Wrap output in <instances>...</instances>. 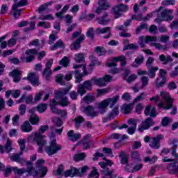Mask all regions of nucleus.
<instances>
[{
	"label": "nucleus",
	"mask_w": 178,
	"mask_h": 178,
	"mask_svg": "<svg viewBox=\"0 0 178 178\" xmlns=\"http://www.w3.org/2000/svg\"><path fill=\"white\" fill-rule=\"evenodd\" d=\"M84 122V118L82 116H78L75 118V127L76 129H79L80 127V124Z\"/></svg>",
	"instance_id": "obj_61"
},
{
	"label": "nucleus",
	"mask_w": 178,
	"mask_h": 178,
	"mask_svg": "<svg viewBox=\"0 0 178 178\" xmlns=\"http://www.w3.org/2000/svg\"><path fill=\"white\" fill-rule=\"evenodd\" d=\"M111 88H105L102 89H97V97H102V95H105L110 92Z\"/></svg>",
	"instance_id": "obj_46"
},
{
	"label": "nucleus",
	"mask_w": 178,
	"mask_h": 178,
	"mask_svg": "<svg viewBox=\"0 0 178 178\" xmlns=\"http://www.w3.org/2000/svg\"><path fill=\"white\" fill-rule=\"evenodd\" d=\"M129 10V6L124 5L123 3L116 6L113 11L115 13V15H118L120 12H127Z\"/></svg>",
	"instance_id": "obj_31"
},
{
	"label": "nucleus",
	"mask_w": 178,
	"mask_h": 178,
	"mask_svg": "<svg viewBox=\"0 0 178 178\" xmlns=\"http://www.w3.org/2000/svg\"><path fill=\"white\" fill-rule=\"evenodd\" d=\"M112 28L107 26L104 28H97L96 29L97 34H108L107 36H104V38H109L111 37V30Z\"/></svg>",
	"instance_id": "obj_27"
},
{
	"label": "nucleus",
	"mask_w": 178,
	"mask_h": 178,
	"mask_svg": "<svg viewBox=\"0 0 178 178\" xmlns=\"http://www.w3.org/2000/svg\"><path fill=\"white\" fill-rule=\"evenodd\" d=\"M159 60L160 62H162L163 65H168L169 63L173 62V59L169 55L166 56L163 54H161L159 56Z\"/></svg>",
	"instance_id": "obj_35"
},
{
	"label": "nucleus",
	"mask_w": 178,
	"mask_h": 178,
	"mask_svg": "<svg viewBox=\"0 0 178 178\" xmlns=\"http://www.w3.org/2000/svg\"><path fill=\"white\" fill-rule=\"evenodd\" d=\"M160 79L157 78L155 81L156 87L157 88H159L165 85V83H166V79L163 78L161 81H159Z\"/></svg>",
	"instance_id": "obj_58"
},
{
	"label": "nucleus",
	"mask_w": 178,
	"mask_h": 178,
	"mask_svg": "<svg viewBox=\"0 0 178 178\" xmlns=\"http://www.w3.org/2000/svg\"><path fill=\"white\" fill-rule=\"evenodd\" d=\"M106 17H108V13L104 12L102 17L97 18L99 24H102V26L108 24L109 19H106Z\"/></svg>",
	"instance_id": "obj_41"
},
{
	"label": "nucleus",
	"mask_w": 178,
	"mask_h": 178,
	"mask_svg": "<svg viewBox=\"0 0 178 178\" xmlns=\"http://www.w3.org/2000/svg\"><path fill=\"white\" fill-rule=\"evenodd\" d=\"M98 5L100 8H102L104 10H106L111 8V4L108 2V0H99Z\"/></svg>",
	"instance_id": "obj_43"
},
{
	"label": "nucleus",
	"mask_w": 178,
	"mask_h": 178,
	"mask_svg": "<svg viewBox=\"0 0 178 178\" xmlns=\"http://www.w3.org/2000/svg\"><path fill=\"white\" fill-rule=\"evenodd\" d=\"M28 80L33 84V86H40V82L38 81V75L35 73H31L28 75Z\"/></svg>",
	"instance_id": "obj_29"
},
{
	"label": "nucleus",
	"mask_w": 178,
	"mask_h": 178,
	"mask_svg": "<svg viewBox=\"0 0 178 178\" xmlns=\"http://www.w3.org/2000/svg\"><path fill=\"white\" fill-rule=\"evenodd\" d=\"M29 120L31 124L33 125H37L40 122V118L35 114H32Z\"/></svg>",
	"instance_id": "obj_52"
},
{
	"label": "nucleus",
	"mask_w": 178,
	"mask_h": 178,
	"mask_svg": "<svg viewBox=\"0 0 178 178\" xmlns=\"http://www.w3.org/2000/svg\"><path fill=\"white\" fill-rule=\"evenodd\" d=\"M112 111L108 114L109 119H113L119 115V105H116V103L111 108Z\"/></svg>",
	"instance_id": "obj_34"
},
{
	"label": "nucleus",
	"mask_w": 178,
	"mask_h": 178,
	"mask_svg": "<svg viewBox=\"0 0 178 178\" xmlns=\"http://www.w3.org/2000/svg\"><path fill=\"white\" fill-rule=\"evenodd\" d=\"M48 129H49L48 125L40 126L39 132L32 133L27 136L29 143H36L37 145L39 147L38 152H42V151H44V147H45L48 143L47 140H45L47 136L44 135V133H45Z\"/></svg>",
	"instance_id": "obj_2"
},
{
	"label": "nucleus",
	"mask_w": 178,
	"mask_h": 178,
	"mask_svg": "<svg viewBox=\"0 0 178 178\" xmlns=\"http://www.w3.org/2000/svg\"><path fill=\"white\" fill-rule=\"evenodd\" d=\"M129 41L128 39L123 40L124 47L123 51H127L129 49H138V46L134 44H129Z\"/></svg>",
	"instance_id": "obj_32"
},
{
	"label": "nucleus",
	"mask_w": 178,
	"mask_h": 178,
	"mask_svg": "<svg viewBox=\"0 0 178 178\" xmlns=\"http://www.w3.org/2000/svg\"><path fill=\"white\" fill-rule=\"evenodd\" d=\"M72 40H76V41L70 45V49L72 51H77V49H80V44L86 40V36L81 33V31H77L73 33Z\"/></svg>",
	"instance_id": "obj_7"
},
{
	"label": "nucleus",
	"mask_w": 178,
	"mask_h": 178,
	"mask_svg": "<svg viewBox=\"0 0 178 178\" xmlns=\"http://www.w3.org/2000/svg\"><path fill=\"white\" fill-rule=\"evenodd\" d=\"M51 51H55L58 48H65V44L62 40H58L54 46L50 47Z\"/></svg>",
	"instance_id": "obj_50"
},
{
	"label": "nucleus",
	"mask_w": 178,
	"mask_h": 178,
	"mask_svg": "<svg viewBox=\"0 0 178 178\" xmlns=\"http://www.w3.org/2000/svg\"><path fill=\"white\" fill-rule=\"evenodd\" d=\"M131 159L135 162H140L141 155L140 154V152L138 151L134 150L131 152Z\"/></svg>",
	"instance_id": "obj_40"
},
{
	"label": "nucleus",
	"mask_w": 178,
	"mask_h": 178,
	"mask_svg": "<svg viewBox=\"0 0 178 178\" xmlns=\"http://www.w3.org/2000/svg\"><path fill=\"white\" fill-rule=\"evenodd\" d=\"M10 76L13 77V81L15 83H19L22 77L20 74H22V72L19 71L18 70H14L13 72H10Z\"/></svg>",
	"instance_id": "obj_36"
},
{
	"label": "nucleus",
	"mask_w": 178,
	"mask_h": 178,
	"mask_svg": "<svg viewBox=\"0 0 178 178\" xmlns=\"http://www.w3.org/2000/svg\"><path fill=\"white\" fill-rule=\"evenodd\" d=\"M167 170L170 175H177L178 174V161L170 163L167 166Z\"/></svg>",
	"instance_id": "obj_22"
},
{
	"label": "nucleus",
	"mask_w": 178,
	"mask_h": 178,
	"mask_svg": "<svg viewBox=\"0 0 178 178\" xmlns=\"http://www.w3.org/2000/svg\"><path fill=\"white\" fill-rule=\"evenodd\" d=\"M95 101V97L92 95H87L82 99L81 102H85V104H91Z\"/></svg>",
	"instance_id": "obj_44"
},
{
	"label": "nucleus",
	"mask_w": 178,
	"mask_h": 178,
	"mask_svg": "<svg viewBox=\"0 0 178 178\" xmlns=\"http://www.w3.org/2000/svg\"><path fill=\"white\" fill-rule=\"evenodd\" d=\"M115 62H121V66H125L126 62V57L124 56H120L119 57L114 58Z\"/></svg>",
	"instance_id": "obj_55"
},
{
	"label": "nucleus",
	"mask_w": 178,
	"mask_h": 178,
	"mask_svg": "<svg viewBox=\"0 0 178 178\" xmlns=\"http://www.w3.org/2000/svg\"><path fill=\"white\" fill-rule=\"evenodd\" d=\"M143 169V164L139 163L136 165L132 169L130 168V165H127L125 168L127 172H129V173H134V172H138V170H141Z\"/></svg>",
	"instance_id": "obj_38"
},
{
	"label": "nucleus",
	"mask_w": 178,
	"mask_h": 178,
	"mask_svg": "<svg viewBox=\"0 0 178 178\" xmlns=\"http://www.w3.org/2000/svg\"><path fill=\"white\" fill-rule=\"evenodd\" d=\"M145 115L151 118H155L156 116V108L151 105H148L145 109Z\"/></svg>",
	"instance_id": "obj_24"
},
{
	"label": "nucleus",
	"mask_w": 178,
	"mask_h": 178,
	"mask_svg": "<svg viewBox=\"0 0 178 178\" xmlns=\"http://www.w3.org/2000/svg\"><path fill=\"white\" fill-rule=\"evenodd\" d=\"M162 138H163V136L162 135H159L156 138H152L150 141L149 146L154 149H159V148L161 147L159 141H161Z\"/></svg>",
	"instance_id": "obj_20"
},
{
	"label": "nucleus",
	"mask_w": 178,
	"mask_h": 178,
	"mask_svg": "<svg viewBox=\"0 0 178 178\" xmlns=\"http://www.w3.org/2000/svg\"><path fill=\"white\" fill-rule=\"evenodd\" d=\"M75 62L76 63H81V62L84 61V54L83 53H79L75 54V58H74Z\"/></svg>",
	"instance_id": "obj_51"
},
{
	"label": "nucleus",
	"mask_w": 178,
	"mask_h": 178,
	"mask_svg": "<svg viewBox=\"0 0 178 178\" xmlns=\"http://www.w3.org/2000/svg\"><path fill=\"white\" fill-rule=\"evenodd\" d=\"M92 81H86L85 82H83L82 84V86H83V88H86V90H88L89 91H91V90L92 89Z\"/></svg>",
	"instance_id": "obj_57"
},
{
	"label": "nucleus",
	"mask_w": 178,
	"mask_h": 178,
	"mask_svg": "<svg viewBox=\"0 0 178 178\" xmlns=\"http://www.w3.org/2000/svg\"><path fill=\"white\" fill-rule=\"evenodd\" d=\"M14 5H16L17 8L26 6V5H27V0H19V1H15Z\"/></svg>",
	"instance_id": "obj_64"
},
{
	"label": "nucleus",
	"mask_w": 178,
	"mask_h": 178,
	"mask_svg": "<svg viewBox=\"0 0 178 178\" xmlns=\"http://www.w3.org/2000/svg\"><path fill=\"white\" fill-rule=\"evenodd\" d=\"M95 52L99 56H104L106 54V51H105V49L102 47H95Z\"/></svg>",
	"instance_id": "obj_54"
},
{
	"label": "nucleus",
	"mask_w": 178,
	"mask_h": 178,
	"mask_svg": "<svg viewBox=\"0 0 178 178\" xmlns=\"http://www.w3.org/2000/svg\"><path fill=\"white\" fill-rule=\"evenodd\" d=\"M59 105V103L58 101H56V99H54L51 100L50 102V107L51 112L53 113H55V115H60L61 118H65V116L67 115V111L65 110H59L58 109L56 106Z\"/></svg>",
	"instance_id": "obj_14"
},
{
	"label": "nucleus",
	"mask_w": 178,
	"mask_h": 178,
	"mask_svg": "<svg viewBox=\"0 0 178 178\" xmlns=\"http://www.w3.org/2000/svg\"><path fill=\"white\" fill-rule=\"evenodd\" d=\"M21 130L23 131V133H31V131H33V127L31 124H30V122L29 121H25L22 125H21Z\"/></svg>",
	"instance_id": "obj_33"
},
{
	"label": "nucleus",
	"mask_w": 178,
	"mask_h": 178,
	"mask_svg": "<svg viewBox=\"0 0 178 178\" xmlns=\"http://www.w3.org/2000/svg\"><path fill=\"white\" fill-rule=\"evenodd\" d=\"M82 67V70H83L84 76H87L88 74V72L86 71V67L82 65H77V64H73V68L75 70V79H76V83H81L83 81V75L80 73V70L77 69H80Z\"/></svg>",
	"instance_id": "obj_13"
},
{
	"label": "nucleus",
	"mask_w": 178,
	"mask_h": 178,
	"mask_svg": "<svg viewBox=\"0 0 178 178\" xmlns=\"http://www.w3.org/2000/svg\"><path fill=\"white\" fill-rule=\"evenodd\" d=\"M113 77L111 75H105L102 78L93 77L91 79L92 83L95 84V86H98L99 87H105L106 86V83H109V81H112Z\"/></svg>",
	"instance_id": "obj_10"
},
{
	"label": "nucleus",
	"mask_w": 178,
	"mask_h": 178,
	"mask_svg": "<svg viewBox=\"0 0 178 178\" xmlns=\"http://www.w3.org/2000/svg\"><path fill=\"white\" fill-rule=\"evenodd\" d=\"M140 40L145 41L146 44H149L150 47H154L156 49H163L162 44L156 42V41H158V38L156 36H141Z\"/></svg>",
	"instance_id": "obj_9"
},
{
	"label": "nucleus",
	"mask_w": 178,
	"mask_h": 178,
	"mask_svg": "<svg viewBox=\"0 0 178 178\" xmlns=\"http://www.w3.org/2000/svg\"><path fill=\"white\" fill-rule=\"evenodd\" d=\"M154 13H158L157 18L154 19L156 23H161L163 20L165 22H172L173 20V10L165 8L163 7H160L158 10L154 12Z\"/></svg>",
	"instance_id": "obj_4"
},
{
	"label": "nucleus",
	"mask_w": 178,
	"mask_h": 178,
	"mask_svg": "<svg viewBox=\"0 0 178 178\" xmlns=\"http://www.w3.org/2000/svg\"><path fill=\"white\" fill-rule=\"evenodd\" d=\"M104 161H106V163L104 162H99V166H101V168L103 169V170L104 169H107L108 168H106V166H112V165H113V163L112 162V161L107 159L106 158H103Z\"/></svg>",
	"instance_id": "obj_45"
},
{
	"label": "nucleus",
	"mask_w": 178,
	"mask_h": 178,
	"mask_svg": "<svg viewBox=\"0 0 178 178\" xmlns=\"http://www.w3.org/2000/svg\"><path fill=\"white\" fill-rule=\"evenodd\" d=\"M89 178H99V174L95 167L93 168V170L89 174Z\"/></svg>",
	"instance_id": "obj_63"
},
{
	"label": "nucleus",
	"mask_w": 178,
	"mask_h": 178,
	"mask_svg": "<svg viewBox=\"0 0 178 178\" xmlns=\"http://www.w3.org/2000/svg\"><path fill=\"white\" fill-rule=\"evenodd\" d=\"M60 149H62V145L58 144L56 139L51 140L49 145L44 147L45 152H47L49 156L58 154Z\"/></svg>",
	"instance_id": "obj_6"
},
{
	"label": "nucleus",
	"mask_w": 178,
	"mask_h": 178,
	"mask_svg": "<svg viewBox=\"0 0 178 178\" xmlns=\"http://www.w3.org/2000/svg\"><path fill=\"white\" fill-rule=\"evenodd\" d=\"M53 122L54 123V126L51 127L52 133H55V134L60 136V134H62V132L63 131V127H60V126H62V120H60V118H53Z\"/></svg>",
	"instance_id": "obj_15"
},
{
	"label": "nucleus",
	"mask_w": 178,
	"mask_h": 178,
	"mask_svg": "<svg viewBox=\"0 0 178 178\" xmlns=\"http://www.w3.org/2000/svg\"><path fill=\"white\" fill-rule=\"evenodd\" d=\"M119 101V96H115L113 98H107L102 102H99L97 104V111L92 106H88L83 108V112L87 116H90V118H96L99 113L104 115L108 112V107L110 105V108H113V106Z\"/></svg>",
	"instance_id": "obj_1"
},
{
	"label": "nucleus",
	"mask_w": 178,
	"mask_h": 178,
	"mask_svg": "<svg viewBox=\"0 0 178 178\" xmlns=\"http://www.w3.org/2000/svg\"><path fill=\"white\" fill-rule=\"evenodd\" d=\"M39 20H54V16L51 14L40 15Z\"/></svg>",
	"instance_id": "obj_62"
},
{
	"label": "nucleus",
	"mask_w": 178,
	"mask_h": 178,
	"mask_svg": "<svg viewBox=\"0 0 178 178\" xmlns=\"http://www.w3.org/2000/svg\"><path fill=\"white\" fill-rule=\"evenodd\" d=\"M102 173L104 175L103 178H116L118 177V175H114L115 170L113 169H109V168H104L102 170Z\"/></svg>",
	"instance_id": "obj_25"
},
{
	"label": "nucleus",
	"mask_w": 178,
	"mask_h": 178,
	"mask_svg": "<svg viewBox=\"0 0 178 178\" xmlns=\"http://www.w3.org/2000/svg\"><path fill=\"white\" fill-rule=\"evenodd\" d=\"M91 138V135L88 134L86 135L83 140H82L83 143V149H90L91 147L94 145V141L90 140Z\"/></svg>",
	"instance_id": "obj_18"
},
{
	"label": "nucleus",
	"mask_w": 178,
	"mask_h": 178,
	"mask_svg": "<svg viewBox=\"0 0 178 178\" xmlns=\"http://www.w3.org/2000/svg\"><path fill=\"white\" fill-rule=\"evenodd\" d=\"M52 65H54V59H49L46 63L45 68L43 71V77H44L46 80H48V79H49V76L52 74V70H51Z\"/></svg>",
	"instance_id": "obj_16"
},
{
	"label": "nucleus",
	"mask_w": 178,
	"mask_h": 178,
	"mask_svg": "<svg viewBox=\"0 0 178 178\" xmlns=\"http://www.w3.org/2000/svg\"><path fill=\"white\" fill-rule=\"evenodd\" d=\"M119 157L120 158V162L122 165H126L129 162V155L125 152L122 151L119 153Z\"/></svg>",
	"instance_id": "obj_39"
},
{
	"label": "nucleus",
	"mask_w": 178,
	"mask_h": 178,
	"mask_svg": "<svg viewBox=\"0 0 178 178\" xmlns=\"http://www.w3.org/2000/svg\"><path fill=\"white\" fill-rule=\"evenodd\" d=\"M64 176L65 177H73L74 176H81V174H80V170H77L76 168H71L65 172Z\"/></svg>",
	"instance_id": "obj_23"
},
{
	"label": "nucleus",
	"mask_w": 178,
	"mask_h": 178,
	"mask_svg": "<svg viewBox=\"0 0 178 178\" xmlns=\"http://www.w3.org/2000/svg\"><path fill=\"white\" fill-rule=\"evenodd\" d=\"M17 143L20 147L21 151L26 149V139L20 138L17 140Z\"/></svg>",
	"instance_id": "obj_60"
},
{
	"label": "nucleus",
	"mask_w": 178,
	"mask_h": 178,
	"mask_svg": "<svg viewBox=\"0 0 178 178\" xmlns=\"http://www.w3.org/2000/svg\"><path fill=\"white\" fill-rule=\"evenodd\" d=\"M24 165H26L28 166V168L26 169H22L18 168L17 167H13V170L15 175H19L21 176V175H23V173H28L29 176H33L35 177L38 175V172L35 170V168L33 167V163L30 161L26 162Z\"/></svg>",
	"instance_id": "obj_5"
},
{
	"label": "nucleus",
	"mask_w": 178,
	"mask_h": 178,
	"mask_svg": "<svg viewBox=\"0 0 178 178\" xmlns=\"http://www.w3.org/2000/svg\"><path fill=\"white\" fill-rule=\"evenodd\" d=\"M147 96V93L145 92H143L140 93V95L136 97V99L134 100V104H136V102H140V101H144V98Z\"/></svg>",
	"instance_id": "obj_59"
},
{
	"label": "nucleus",
	"mask_w": 178,
	"mask_h": 178,
	"mask_svg": "<svg viewBox=\"0 0 178 178\" xmlns=\"http://www.w3.org/2000/svg\"><path fill=\"white\" fill-rule=\"evenodd\" d=\"M141 83H142V85L140 86V88L141 90H143V88H145V87L148 86V83H149V79L148 78V76H142Z\"/></svg>",
	"instance_id": "obj_49"
},
{
	"label": "nucleus",
	"mask_w": 178,
	"mask_h": 178,
	"mask_svg": "<svg viewBox=\"0 0 178 178\" xmlns=\"http://www.w3.org/2000/svg\"><path fill=\"white\" fill-rule=\"evenodd\" d=\"M65 80L67 81L72 80V74H67L65 76H63L62 74H59L56 76V83H59L61 86H65Z\"/></svg>",
	"instance_id": "obj_19"
},
{
	"label": "nucleus",
	"mask_w": 178,
	"mask_h": 178,
	"mask_svg": "<svg viewBox=\"0 0 178 178\" xmlns=\"http://www.w3.org/2000/svg\"><path fill=\"white\" fill-rule=\"evenodd\" d=\"M86 159V153H79L74 154V160L76 161V162H79V161H83Z\"/></svg>",
	"instance_id": "obj_53"
},
{
	"label": "nucleus",
	"mask_w": 178,
	"mask_h": 178,
	"mask_svg": "<svg viewBox=\"0 0 178 178\" xmlns=\"http://www.w3.org/2000/svg\"><path fill=\"white\" fill-rule=\"evenodd\" d=\"M150 126H154V121H152V119L149 118L138 126V131H140V133H143L144 130H148Z\"/></svg>",
	"instance_id": "obj_17"
},
{
	"label": "nucleus",
	"mask_w": 178,
	"mask_h": 178,
	"mask_svg": "<svg viewBox=\"0 0 178 178\" xmlns=\"http://www.w3.org/2000/svg\"><path fill=\"white\" fill-rule=\"evenodd\" d=\"M112 154V149L106 147L103 148V153H96L93 157V161H97L99 158L108 156Z\"/></svg>",
	"instance_id": "obj_21"
},
{
	"label": "nucleus",
	"mask_w": 178,
	"mask_h": 178,
	"mask_svg": "<svg viewBox=\"0 0 178 178\" xmlns=\"http://www.w3.org/2000/svg\"><path fill=\"white\" fill-rule=\"evenodd\" d=\"M52 3H53L52 1H49V2H47V3L40 6L38 9V13H42V12H44V10H47V9H48V7L51 6V5H52Z\"/></svg>",
	"instance_id": "obj_48"
},
{
	"label": "nucleus",
	"mask_w": 178,
	"mask_h": 178,
	"mask_svg": "<svg viewBox=\"0 0 178 178\" xmlns=\"http://www.w3.org/2000/svg\"><path fill=\"white\" fill-rule=\"evenodd\" d=\"M44 163H45V161L43 159H39L35 163V168L36 172H38L37 176H40V177H44L47 175V172H48V170L47 169V167L44 166ZM35 176V177H37Z\"/></svg>",
	"instance_id": "obj_12"
},
{
	"label": "nucleus",
	"mask_w": 178,
	"mask_h": 178,
	"mask_svg": "<svg viewBox=\"0 0 178 178\" xmlns=\"http://www.w3.org/2000/svg\"><path fill=\"white\" fill-rule=\"evenodd\" d=\"M148 69V76L150 79H154L155 77V74H156V72H157V70H159V67H150Z\"/></svg>",
	"instance_id": "obj_47"
},
{
	"label": "nucleus",
	"mask_w": 178,
	"mask_h": 178,
	"mask_svg": "<svg viewBox=\"0 0 178 178\" xmlns=\"http://www.w3.org/2000/svg\"><path fill=\"white\" fill-rule=\"evenodd\" d=\"M160 97L163 99L162 102H161L159 96L151 97L149 101L155 102L159 108H163L167 110L170 109L173 106V99H172L170 95L167 92L162 91L160 92Z\"/></svg>",
	"instance_id": "obj_3"
},
{
	"label": "nucleus",
	"mask_w": 178,
	"mask_h": 178,
	"mask_svg": "<svg viewBox=\"0 0 178 178\" xmlns=\"http://www.w3.org/2000/svg\"><path fill=\"white\" fill-rule=\"evenodd\" d=\"M10 152L12 151V140L9 138L7 139V142L5 146V148H3V146L0 145V154H3V152Z\"/></svg>",
	"instance_id": "obj_30"
},
{
	"label": "nucleus",
	"mask_w": 178,
	"mask_h": 178,
	"mask_svg": "<svg viewBox=\"0 0 178 178\" xmlns=\"http://www.w3.org/2000/svg\"><path fill=\"white\" fill-rule=\"evenodd\" d=\"M86 92V88L83 86V84L81 83L78 85L77 93L81 95V97H83Z\"/></svg>",
	"instance_id": "obj_56"
},
{
	"label": "nucleus",
	"mask_w": 178,
	"mask_h": 178,
	"mask_svg": "<svg viewBox=\"0 0 178 178\" xmlns=\"http://www.w3.org/2000/svg\"><path fill=\"white\" fill-rule=\"evenodd\" d=\"M70 90V89L69 88H63L55 91L56 95V99H58V98L60 99V102H58V103L60 104L61 106H67V105H69V99H67V97L65 95H66Z\"/></svg>",
	"instance_id": "obj_8"
},
{
	"label": "nucleus",
	"mask_w": 178,
	"mask_h": 178,
	"mask_svg": "<svg viewBox=\"0 0 178 178\" xmlns=\"http://www.w3.org/2000/svg\"><path fill=\"white\" fill-rule=\"evenodd\" d=\"M20 155H23V152H20L19 154L10 156V159L13 161V162H18L19 163H22V165H24L27 161L24 159L21 158Z\"/></svg>",
	"instance_id": "obj_26"
},
{
	"label": "nucleus",
	"mask_w": 178,
	"mask_h": 178,
	"mask_svg": "<svg viewBox=\"0 0 178 178\" xmlns=\"http://www.w3.org/2000/svg\"><path fill=\"white\" fill-rule=\"evenodd\" d=\"M67 136L71 141H73L74 143L77 141V140H80L81 138V134H74V131L73 130H70L67 132Z\"/></svg>",
	"instance_id": "obj_28"
},
{
	"label": "nucleus",
	"mask_w": 178,
	"mask_h": 178,
	"mask_svg": "<svg viewBox=\"0 0 178 178\" xmlns=\"http://www.w3.org/2000/svg\"><path fill=\"white\" fill-rule=\"evenodd\" d=\"M134 105V103L129 104H123L122 106V111L123 113H125L126 115L129 113H131V111H133V106Z\"/></svg>",
	"instance_id": "obj_37"
},
{
	"label": "nucleus",
	"mask_w": 178,
	"mask_h": 178,
	"mask_svg": "<svg viewBox=\"0 0 178 178\" xmlns=\"http://www.w3.org/2000/svg\"><path fill=\"white\" fill-rule=\"evenodd\" d=\"M17 6H16V5H13V9L11 10V13L13 15L15 19H19L20 15L22 14V10H23V9H17Z\"/></svg>",
	"instance_id": "obj_42"
},
{
	"label": "nucleus",
	"mask_w": 178,
	"mask_h": 178,
	"mask_svg": "<svg viewBox=\"0 0 178 178\" xmlns=\"http://www.w3.org/2000/svg\"><path fill=\"white\" fill-rule=\"evenodd\" d=\"M37 54H38V51L35 49H27L25 51V55L22 54L20 59L21 60H25L26 63H30V62H33V60H34Z\"/></svg>",
	"instance_id": "obj_11"
}]
</instances>
